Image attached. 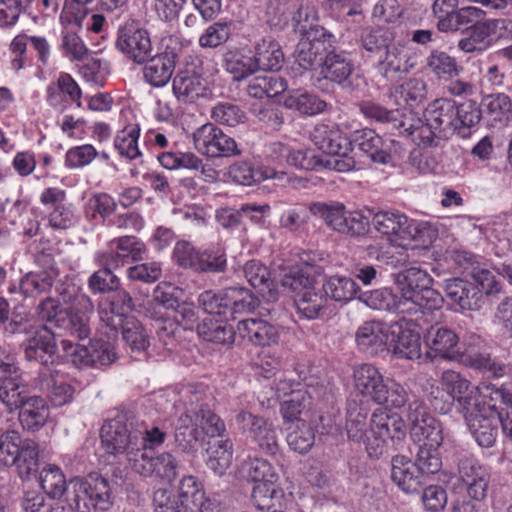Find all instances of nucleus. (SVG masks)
Listing matches in <instances>:
<instances>
[{"label":"nucleus","mask_w":512,"mask_h":512,"mask_svg":"<svg viewBox=\"0 0 512 512\" xmlns=\"http://www.w3.org/2000/svg\"><path fill=\"white\" fill-rule=\"evenodd\" d=\"M399 294L388 288L366 291L358 300L373 310L396 312L403 315H415L439 311L443 298L431 288L432 278L419 267H410L397 278Z\"/></svg>","instance_id":"f257e3e1"},{"label":"nucleus","mask_w":512,"mask_h":512,"mask_svg":"<svg viewBox=\"0 0 512 512\" xmlns=\"http://www.w3.org/2000/svg\"><path fill=\"white\" fill-rule=\"evenodd\" d=\"M369 212L375 231L392 246L404 247L412 241L427 246L437 237L436 229L429 222L410 219L397 209Z\"/></svg>","instance_id":"f03ea898"},{"label":"nucleus","mask_w":512,"mask_h":512,"mask_svg":"<svg viewBox=\"0 0 512 512\" xmlns=\"http://www.w3.org/2000/svg\"><path fill=\"white\" fill-rule=\"evenodd\" d=\"M439 384H430L427 388V400L433 409L440 414H448L455 405L457 411L468 418L479 392L477 386L460 372L451 369L441 373Z\"/></svg>","instance_id":"7ed1b4c3"},{"label":"nucleus","mask_w":512,"mask_h":512,"mask_svg":"<svg viewBox=\"0 0 512 512\" xmlns=\"http://www.w3.org/2000/svg\"><path fill=\"white\" fill-rule=\"evenodd\" d=\"M424 117L440 138L448 139L454 134L464 137L480 121L481 112L472 103L458 106L453 100L441 98L428 105Z\"/></svg>","instance_id":"20e7f679"},{"label":"nucleus","mask_w":512,"mask_h":512,"mask_svg":"<svg viewBox=\"0 0 512 512\" xmlns=\"http://www.w3.org/2000/svg\"><path fill=\"white\" fill-rule=\"evenodd\" d=\"M66 501L75 512H106L114 504L110 481L97 472L73 477Z\"/></svg>","instance_id":"39448f33"},{"label":"nucleus","mask_w":512,"mask_h":512,"mask_svg":"<svg viewBox=\"0 0 512 512\" xmlns=\"http://www.w3.org/2000/svg\"><path fill=\"white\" fill-rule=\"evenodd\" d=\"M355 389L377 405L401 409L409 401L407 390L398 382L384 378L371 364H363L354 371Z\"/></svg>","instance_id":"423d86ee"},{"label":"nucleus","mask_w":512,"mask_h":512,"mask_svg":"<svg viewBox=\"0 0 512 512\" xmlns=\"http://www.w3.org/2000/svg\"><path fill=\"white\" fill-rule=\"evenodd\" d=\"M472 282L460 278L445 281V292L455 311H475L481 308L484 295L498 293L500 286L492 272L486 269L472 273Z\"/></svg>","instance_id":"0eeeda50"},{"label":"nucleus","mask_w":512,"mask_h":512,"mask_svg":"<svg viewBox=\"0 0 512 512\" xmlns=\"http://www.w3.org/2000/svg\"><path fill=\"white\" fill-rule=\"evenodd\" d=\"M100 438L108 454H125L130 465L145 444L142 430L135 427L126 414H118L106 421L101 427Z\"/></svg>","instance_id":"6e6552de"},{"label":"nucleus","mask_w":512,"mask_h":512,"mask_svg":"<svg viewBox=\"0 0 512 512\" xmlns=\"http://www.w3.org/2000/svg\"><path fill=\"white\" fill-rule=\"evenodd\" d=\"M311 140L319 150L331 156L324 160V168L337 172H349L356 168V162L349 154L352 143L337 125H316L311 133Z\"/></svg>","instance_id":"1a4fd4ad"},{"label":"nucleus","mask_w":512,"mask_h":512,"mask_svg":"<svg viewBox=\"0 0 512 512\" xmlns=\"http://www.w3.org/2000/svg\"><path fill=\"white\" fill-rule=\"evenodd\" d=\"M390 406L376 408L369 420V437L367 438V453L370 457L378 458L386 450L388 444L400 442L406 436V425Z\"/></svg>","instance_id":"9d476101"},{"label":"nucleus","mask_w":512,"mask_h":512,"mask_svg":"<svg viewBox=\"0 0 512 512\" xmlns=\"http://www.w3.org/2000/svg\"><path fill=\"white\" fill-rule=\"evenodd\" d=\"M198 301L207 314L218 316L220 321L235 320L236 314L254 310L253 294L246 288L237 286L217 292L204 291L199 295Z\"/></svg>","instance_id":"9b49d317"},{"label":"nucleus","mask_w":512,"mask_h":512,"mask_svg":"<svg viewBox=\"0 0 512 512\" xmlns=\"http://www.w3.org/2000/svg\"><path fill=\"white\" fill-rule=\"evenodd\" d=\"M113 309V304H99L101 333L108 339H115L121 331L123 340L133 351H144L149 342L141 323L135 317L123 318Z\"/></svg>","instance_id":"f8f14e48"},{"label":"nucleus","mask_w":512,"mask_h":512,"mask_svg":"<svg viewBox=\"0 0 512 512\" xmlns=\"http://www.w3.org/2000/svg\"><path fill=\"white\" fill-rule=\"evenodd\" d=\"M282 286L293 293L294 304L302 317L314 320L325 314L328 300L308 277L302 274H287L282 279Z\"/></svg>","instance_id":"ddd939ff"},{"label":"nucleus","mask_w":512,"mask_h":512,"mask_svg":"<svg viewBox=\"0 0 512 512\" xmlns=\"http://www.w3.org/2000/svg\"><path fill=\"white\" fill-rule=\"evenodd\" d=\"M407 419L410 423L411 438L419 447L439 448L442 445L443 425L428 413L421 401L409 403Z\"/></svg>","instance_id":"4468645a"},{"label":"nucleus","mask_w":512,"mask_h":512,"mask_svg":"<svg viewBox=\"0 0 512 512\" xmlns=\"http://www.w3.org/2000/svg\"><path fill=\"white\" fill-rule=\"evenodd\" d=\"M185 398V412H183L175 425V441L183 451H195L202 436L199 427V414L194 404L202 399V394L193 386L187 387L183 392Z\"/></svg>","instance_id":"2eb2a0df"},{"label":"nucleus","mask_w":512,"mask_h":512,"mask_svg":"<svg viewBox=\"0 0 512 512\" xmlns=\"http://www.w3.org/2000/svg\"><path fill=\"white\" fill-rule=\"evenodd\" d=\"M195 149L208 158L232 157L240 154L234 138L213 123H206L192 134Z\"/></svg>","instance_id":"dca6fc26"},{"label":"nucleus","mask_w":512,"mask_h":512,"mask_svg":"<svg viewBox=\"0 0 512 512\" xmlns=\"http://www.w3.org/2000/svg\"><path fill=\"white\" fill-rule=\"evenodd\" d=\"M116 48L137 64H143L152 53L149 32L135 20L126 21L117 32Z\"/></svg>","instance_id":"f3484780"},{"label":"nucleus","mask_w":512,"mask_h":512,"mask_svg":"<svg viewBox=\"0 0 512 512\" xmlns=\"http://www.w3.org/2000/svg\"><path fill=\"white\" fill-rule=\"evenodd\" d=\"M110 340L93 339L87 346L68 343L64 349L70 361L78 368H101L112 364L117 358Z\"/></svg>","instance_id":"a211bd4d"},{"label":"nucleus","mask_w":512,"mask_h":512,"mask_svg":"<svg viewBox=\"0 0 512 512\" xmlns=\"http://www.w3.org/2000/svg\"><path fill=\"white\" fill-rule=\"evenodd\" d=\"M181 49L167 44L163 51L145 60L142 64L143 80L153 88H163L172 79Z\"/></svg>","instance_id":"6ab92c4d"},{"label":"nucleus","mask_w":512,"mask_h":512,"mask_svg":"<svg viewBox=\"0 0 512 512\" xmlns=\"http://www.w3.org/2000/svg\"><path fill=\"white\" fill-rule=\"evenodd\" d=\"M133 471L143 477H154L163 482L171 483L177 477L178 463L169 452L157 456L147 449H141L131 464Z\"/></svg>","instance_id":"aec40b11"},{"label":"nucleus","mask_w":512,"mask_h":512,"mask_svg":"<svg viewBox=\"0 0 512 512\" xmlns=\"http://www.w3.org/2000/svg\"><path fill=\"white\" fill-rule=\"evenodd\" d=\"M82 90L75 79L61 72L57 79L46 87L47 104L59 113H63L71 104L81 107Z\"/></svg>","instance_id":"412c9836"},{"label":"nucleus","mask_w":512,"mask_h":512,"mask_svg":"<svg viewBox=\"0 0 512 512\" xmlns=\"http://www.w3.org/2000/svg\"><path fill=\"white\" fill-rule=\"evenodd\" d=\"M354 141L359 149L368 155L372 162L390 165L399 143L392 139H383L374 130L363 129L355 133Z\"/></svg>","instance_id":"4be33fe9"},{"label":"nucleus","mask_w":512,"mask_h":512,"mask_svg":"<svg viewBox=\"0 0 512 512\" xmlns=\"http://www.w3.org/2000/svg\"><path fill=\"white\" fill-rule=\"evenodd\" d=\"M394 354L399 358L415 360L421 356V341L418 324L406 319L392 323Z\"/></svg>","instance_id":"5701e85b"},{"label":"nucleus","mask_w":512,"mask_h":512,"mask_svg":"<svg viewBox=\"0 0 512 512\" xmlns=\"http://www.w3.org/2000/svg\"><path fill=\"white\" fill-rule=\"evenodd\" d=\"M477 388L479 392L473 405L474 413L498 418L499 414H503V408L498 404L504 405L506 410H512V391L508 386L497 388L494 385L483 384L477 385Z\"/></svg>","instance_id":"b1692460"},{"label":"nucleus","mask_w":512,"mask_h":512,"mask_svg":"<svg viewBox=\"0 0 512 512\" xmlns=\"http://www.w3.org/2000/svg\"><path fill=\"white\" fill-rule=\"evenodd\" d=\"M353 71V61L345 51L332 49L325 54L321 74L326 80L352 91L351 75Z\"/></svg>","instance_id":"393cba45"},{"label":"nucleus","mask_w":512,"mask_h":512,"mask_svg":"<svg viewBox=\"0 0 512 512\" xmlns=\"http://www.w3.org/2000/svg\"><path fill=\"white\" fill-rule=\"evenodd\" d=\"M392 324L371 320L358 327L355 340L359 350L376 354L383 351L393 335Z\"/></svg>","instance_id":"a878e982"},{"label":"nucleus","mask_w":512,"mask_h":512,"mask_svg":"<svg viewBox=\"0 0 512 512\" xmlns=\"http://www.w3.org/2000/svg\"><path fill=\"white\" fill-rule=\"evenodd\" d=\"M462 488L468 496L474 500H482L486 497L490 482L488 468L475 459H465L459 469Z\"/></svg>","instance_id":"bb28decb"},{"label":"nucleus","mask_w":512,"mask_h":512,"mask_svg":"<svg viewBox=\"0 0 512 512\" xmlns=\"http://www.w3.org/2000/svg\"><path fill=\"white\" fill-rule=\"evenodd\" d=\"M172 91L178 101L193 103L207 94V81L200 71L195 68H185L175 75L172 82Z\"/></svg>","instance_id":"cd10ccee"},{"label":"nucleus","mask_w":512,"mask_h":512,"mask_svg":"<svg viewBox=\"0 0 512 512\" xmlns=\"http://www.w3.org/2000/svg\"><path fill=\"white\" fill-rule=\"evenodd\" d=\"M38 383L40 389L48 393L54 406H63L73 397L74 388L70 383V378L59 370L43 369L39 373Z\"/></svg>","instance_id":"c85d7f7f"},{"label":"nucleus","mask_w":512,"mask_h":512,"mask_svg":"<svg viewBox=\"0 0 512 512\" xmlns=\"http://www.w3.org/2000/svg\"><path fill=\"white\" fill-rule=\"evenodd\" d=\"M57 351L54 333L46 326L38 329L27 339L24 347V357L29 362H38L44 367L54 362Z\"/></svg>","instance_id":"c756f323"},{"label":"nucleus","mask_w":512,"mask_h":512,"mask_svg":"<svg viewBox=\"0 0 512 512\" xmlns=\"http://www.w3.org/2000/svg\"><path fill=\"white\" fill-rule=\"evenodd\" d=\"M222 65L234 80L246 79L256 72V52L247 45L229 47L222 54Z\"/></svg>","instance_id":"7c9ffc66"},{"label":"nucleus","mask_w":512,"mask_h":512,"mask_svg":"<svg viewBox=\"0 0 512 512\" xmlns=\"http://www.w3.org/2000/svg\"><path fill=\"white\" fill-rule=\"evenodd\" d=\"M412 68L406 46L401 41L395 40L380 56L377 69L388 80H396L401 74L408 73Z\"/></svg>","instance_id":"2f4dec72"},{"label":"nucleus","mask_w":512,"mask_h":512,"mask_svg":"<svg viewBox=\"0 0 512 512\" xmlns=\"http://www.w3.org/2000/svg\"><path fill=\"white\" fill-rule=\"evenodd\" d=\"M335 42L333 37H301L294 52L295 63L304 70L312 69Z\"/></svg>","instance_id":"473e14b6"},{"label":"nucleus","mask_w":512,"mask_h":512,"mask_svg":"<svg viewBox=\"0 0 512 512\" xmlns=\"http://www.w3.org/2000/svg\"><path fill=\"white\" fill-rule=\"evenodd\" d=\"M424 340L430 355L450 361L459 344V337L452 329L439 325L428 328Z\"/></svg>","instance_id":"72a5a7b5"},{"label":"nucleus","mask_w":512,"mask_h":512,"mask_svg":"<svg viewBox=\"0 0 512 512\" xmlns=\"http://www.w3.org/2000/svg\"><path fill=\"white\" fill-rule=\"evenodd\" d=\"M368 413V406L363 400L348 401L345 424L347 436L351 441L363 443L366 450L369 437Z\"/></svg>","instance_id":"f704fd0d"},{"label":"nucleus","mask_w":512,"mask_h":512,"mask_svg":"<svg viewBox=\"0 0 512 512\" xmlns=\"http://www.w3.org/2000/svg\"><path fill=\"white\" fill-rule=\"evenodd\" d=\"M96 264L100 267L91 274L87 284L93 294H105L117 291L120 287V279L113 273L116 266L107 259L102 252L94 255Z\"/></svg>","instance_id":"c9c22d12"},{"label":"nucleus","mask_w":512,"mask_h":512,"mask_svg":"<svg viewBox=\"0 0 512 512\" xmlns=\"http://www.w3.org/2000/svg\"><path fill=\"white\" fill-rule=\"evenodd\" d=\"M17 409H19L20 424L26 431L36 432L48 421L49 406L42 397H28Z\"/></svg>","instance_id":"e433bc0d"},{"label":"nucleus","mask_w":512,"mask_h":512,"mask_svg":"<svg viewBox=\"0 0 512 512\" xmlns=\"http://www.w3.org/2000/svg\"><path fill=\"white\" fill-rule=\"evenodd\" d=\"M110 263L116 268L123 267L130 262L139 261L146 253L145 244L133 236L120 237L116 241V249L102 252Z\"/></svg>","instance_id":"4c0bfd02"},{"label":"nucleus","mask_w":512,"mask_h":512,"mask_svg":"<svg viewBox=\"0 0 512 512\" xmlns=\"http://www.w3.org/2000/svg\"><path fill=\"white\" fill-rule=\"evenodd\" d=\"M391 479L404 492L413 493L421 487L419 471L414 463L397 455L391 462Z\"/></svg>","instance_id":"58836bf2"},{"label":"nucleus","mask_w":512,"mask_h":512,"mask_svg":"<svg viewBox=\"0 0 512 512\" xmlns=\"http://www.w3.org/2000/svg\"><path fill=\"white\" fill-rule=\"evenodd\" d=\"M319 16L313 5H301L292 18V26L301 37H333V34L318 24Z\"/></svg>","instance_id":"ea45409f"},{"label":"nucleus","mask_w":512,"mask_h":512,"mask_svg":"<svg viewBox=\"0 0 512 512\" xmlns=\"http://www.w3.org/2000/svg\"><path fill=\"white\" fill-rule=\"evenodd\" d=\"M482 344L483 340L479 336H470L463 341L461 347L457 346L451 361L475 370L482 369L489 361V354L481 351Z\"/></svg>","instance_id":"a19ab883"},{"label":"nucleus","mask_w":512,"mask_h":512,"mask_svg":"<svg viewBox=\"0 0 512 512\" xmlns=\"http://www.w3.org/2000/svg\"><path fill=\"white\" fill-rule=\"evenodd\" d=\"M426 66L438 80L442 81H451L463 71L455 57L440 50L431 51L426 59Z\"/></svg>","instance_id":"79ce46f5"},{"label":"nucleus","mask_w":512,"mask_h":512,"mask_svg":"<svg viewBox=\"0 0 512 512\" xmlns=\"http://www.w3.org/2000/svg\"><path fill=\"white\" fill-rule=\"evenodd\" d=\"M492 31L487 20L475 22L458 41V48L465 53L482 52L491 46Z\"/></svg>","instance_id":"37998d69"},{"label":"nucleus","mask_w":512,"mask_h":512,"mask_svg":"<svg viewBox=\"0 0 512 512\" xmlns=\"http://www.w3.org/2000/svg\"><path fill=\"white\" fill-rule=\"evenodd\" d=\"M312 409V396L307 390L292 391L289 399L283 401L280 413L285 423L300 422L302 415H307Z\"/></svg>","instance_id":"c03bdc74"},{"label":"nucleus","mask_w":512,"mask_h":512,"mask_svg":"<svg viewBox=\"0 0 512 512\" xmlns=\"http://www.w3.org/2000/svg\"><path fill=\"white\" fill-rule=\"evenodd\" d=\"M39 480L41 488L51 499H60L70 489V480L66 481L63 471L56 465L45 466L40 472Z\"/></svg>","instance_id":"a18cd8bd"},{"label":"nucleus","mask_w":512,"mask_h":512,"mask_svg":"<svg viewBox=\"0 0 512 512\" xmlns=\"http://www.w3.org/2000/svg\"><path fill=\"white\" fill-rule=\"evenodd\" d=\"M233 444L230 440L209 443L207 448V467L218 476L225 474L232 463Z\"/></svg>","instance_id":"49530a36"},{"label":"nucleus","mask_w":512,"mask_h":512,"mask_svg":"<svg viewBox=\"0 0 512 512\" xmlns=\"http://www.w3.org/2000/svg\"><path fill=\"white\" fill-rule=\"evenodd\" d=\"M228 321H220L213 319H204L198 326V335L204 341L230 345L234 342L235 331Z\"/></svg>","instance_id":"de8ad7c7"},{"label":"nucleus","mask_w":512,"mask_h":512,"mask_svg":"<svg viewBox=\"0 0 512 512\" xmlns=\"http://www.w3.org/2000/svg\"><path fill=\"white\" fill-rule=\"evenodd\" d=\"M491 417L474 413L464 418L477 444L484 448L492 447L496 442L497 429L490 421Z\"/></svg>","instance_id":"09e8293b"},{"label":"nucleus","mask_w":512,"mask_h":512,"mask_svg":"<svg viewBox=\"0 0 512 512\" xmlns=\"http://www.w3.org/2000/svg\"><path fill=\"white\" fill-rule=\"evenodd\" d=\"M19 477L23 480L30 479L39 469V446L31 440H23L22 449L16 456L15 464Z\"/></svg>","instance_id":"8fccbe9b"},{"label":"nucleus","mask_w":512,"mask_h":512,"mask_svg":"<svg viewBox=\"0 0 512 512\" xmlns=\"http://www.w3.org/2000/svg\"><path fill=\"white\" fill-rule=\"evenodd\" d=\"M323 291L326 298L330 297L337 302H348L355 298L360 288L347 276L333 275L323 284Z\"/></svg>","instance_id":"3c124183"},{"label":"nucleus","mask_w":512,"mask_h":512,"mask_svg":"<svg viewBox=\"0 0 512 512\" xmlns=\"http://www.w3.org/2000/svg\"><path fill=\"white\" fill-rule=\"evenodd\" d=\"M140 128L138 125L125 126L114 138V149L123 159L132 161L142 156L138 147Z\"/></svg>","instance_id":"603ef678"},{"label":"nucleus","mask_w":512,"mask_h":512,"mask_svg":"<svg viewBox=\"0 0 512 512\" xmlns=\"http://www.w3.org/2000/svg\"><path fill=\"white\" fill-rule=\"evenodd\" d=\"M276 150L286 157L287 163L299 169L319 170L324 168V160L315 154L311 149H295L275 144Z\"/></svg>","instance_id":"864d4df0"},{"label":"nucleus","mask_w":512,"mask_h":512,"mask_svg":"<svg viewBox=\"0 0 512 512\" xmlns=\"http://www.w3.org/2000/svg\"><path fill=\"white\" fill-rule=\"evenodd\" d=\"M227 265L225 251L218 245H208L199 249L197 272L220 273Z\"/></svg>","instance_id":"5fc2aeb1"},{"label":"nucleus","mask_w":512,"mask_h":512,"mask_svg":"<svg viewBox=\"0 0 512 512\" xmlns=\"http://www.w3.org/2000/svg\"><path fill=\"white\" fill-rule=\"evenodd\" d=\"M54 285V275L48 271L29 272L20 280V290L25 297H35L49 292Z\"/></svg>","instance_id":"6e6d98bb"},{"label":"nucleus","mask_w":512,"mask_h":512,"mask_svg":"<svg viewBox=\"0 0 512 512\" xmlns=\"http://www.w3.org/2000/svg\"><path fill=\"white\" fill-rule=\"evenodd\" d=\"M487 114L500 125H507L512 119V102L508 95L496 93L483 99Z\"/></svg>","instance_id":"4d7b16f0"},{"label":"nucleus","mask_w":512,"mask_h":512,"mask_svg":"<svg viewBox=\"0 0 512 512\" xmlns=\"http://www.w3.org/2000/svg\"><path fill=\"white\" fill-rule=\"evenodd\" d=\"M311 212L321 218L330 228L342 233L346 229L345 217L347 211L343 204L315 203L310 208Z\"/></svg>","instance_id":"13d9d810"},{"label":"nucleus","mask_w":512,"mask_h":512,"mask_svg":"<svg viewBox=\"0 0 512 512\" xmlns=\"http://www.w3.org/2000/svg\"><path fill=\"white\" fill-rule=\"evenodd\" d=\"M395 40L396 33L393 28H368L365 29L361 35L363 48L372 53H379L385 50Z\"/></svg>","instance_id":"bf43d9fd"},{"label":"nucleus","mask_w":512,"mask_h":512,"mask_svg":"<svg viewBox=\"0 0 512 512\" xmlns=\"http://www.w3.org/2000/svg\"><path fill=\"white\" fill-rule=\"evenodd\" d=\"M206 498L203 484L196 477L189 475L180 480L179 499L182 506L194 511V507L202 504Z\"/></svg>","instance_id":"052dcab7"},{"label":"nucleus","mask_w":512,"mask_h":512,"mask_svg":"<svg viewBox=\"0 0 512 512\" xmlns=\"http://www.w3.org/2000/svg\"><path fill=\"white\" fill-rule=\"evenodd\" d=\"M426 83L417 78H411L395 89L397 104H406L410 107L418 105L426 98Z\"/></svg>","instance_id":"680f3d73"},{"label":"nucleus","mask_w":512,"mask_h":512,"mask_svg":"<svg viewBox=\"0 0 512 512\" xmlns=\"http://www.w3.org/2000/svg\"><path fill=\"white\" fill-rule=\"evenodd\" d=\"M285 107L295 109L304 115H316L322 113L327 104L319 97L310 93H295L284 100Z\"/></svg>","instance_id":"e2e57ef3"},{"label":"nucleus","mask_w":512,"mask_h":512,"mask_svg":"<svg viewBox=\"0 0 512 512\" xmlns=\"http://www.w3.org/2000/svg\"><path fill=\"white\" fill-rule=\"evenodd\" d=\"M99 155L92 144H82L69 148L64 157V166L76 170L90 165Z\"/></svg>","instance_id":"0e129e2a"},{"label":"nucleus","mask_w":512,"mask_h":512,"mask_svg":"<svg viewBox=\"0 0 512 512\" xmlns=\"http://www.w3.org/2000/svg\"><path fill=\"white\" fill-rule=\"evenodd\" d=\"M156 334L158 341L167 352H174L180 343L181 328L170 318H156Z\"/></svg>","instance_id":"69168bd1"},{"label":"nucleus","mask_w":512,"mask_h":512,"mask_svg":"<svg viewBox=\"0 0 512 512\" xmlns=\"http://www.w3.org/2000/svg\"><path fill=\"white\" fill-rule=\"evenodd\" d=\"M202 394V399L197 404H194L196 411L199 414V427L202 434L205 433L210 437L221 436L225 432L224 421L215 413L206 409L203 404L205 392L198 390Z\"/></svg>","instance_id":"338daca9"},{"label":"nucleus","mask_w":512,"mask_h":512,"mask_svg":"<svg viewBox=\"0 0 512 512\" xmlns=\"http://www.w3.org/2000/svg\"><path fill=\"white\" fill-rule=\"evenodd\" d=\"M258 50V70L277 71L281 68L284 54L277 42L264 40Z\"/></svg>","instance_id":"774afa93"}]
</instances>
